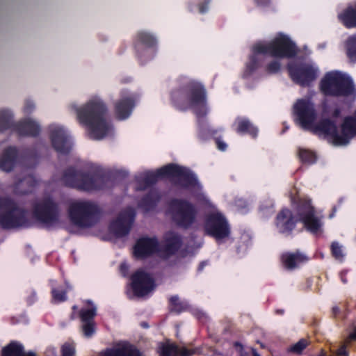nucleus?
Wrapping results in <instances>:
<instances>
[{"label":"nucleus","instance_id":"nucleus-1","mask_svg":"<svg viewBox=\"0 0 356 356\" xmlns=\"http://www.w3.org/2000/svg\"><path fill=\"white\" fill-rule=\"evenodd\" d=\"M294 120L302 129L315 134H324L334 145H347L356 135V120L353 118L345 119L340 131L335 124L329 120L317 121V113L314 104L309 97L298 99L293 105Z\"/></svg>","mask_w":356,"mask_h":356},{"label":"nucleus","instance_id":"nucleus-2","mask_svg":"<svg viewBox=\"0 0 356 356\" xmlns=\"http://www.w3.org/2000/svg\"><path fill=\"white\" fill-rule=\"evenodd\" d=\"M69 108L79 123L87 127L91 138L102 140L111 134L112 127L106 118L107 108L99 97H92L81 106L72 103Z\"/></svg>","mask_w":356,"mask_h":356},{"label":"nucleus","instance_id":"nucleus-3","mask_svg":"<svg viewBox=\"0 0 356 356\" xmlns=\"http://www.w3.org/2000/svg\"><path fill=\"white\" fill-rule=\"evenodd\" d=\"M296 52L295 44L282 33L277 34L270 42H257L252 47V56L246 65L245 75H250L260 66L262 55H270L278 58H289L295 56Z\"/></svg>","mask_w":356,"mask_h":356},{"label":"nucleus","instance_id":"nucleus-4","mask_svg":"<svg viewBox=\"0 0 356 356\" xmlns=\"http://www.w3.org/2000/svg\"><path fill=\"white\" fill-rule=\"evenodd\" d=\"M165 177L175 179L177 184L183 187H191L196 190H200L202 188L195 176L189 170L174 164H170L160 168L155 172H148L138 176L136 177L138 184L137 189L143 190L155 183L159 178Z\"/></svg>","mask_w":356,"mask_h":356},{"label":"nucleus","instance_id":"nucleus-5","mask_svg":"<svg viewBox=\"0 0 356 356\" xmlns=\"http://www.w3.org/2000/svg\"><path fill=\"white\" fill-rule=\"evenodd\" d=\"M67 211L71 222L81 228L95 225L101 213V209L95 202L84 200L70 202Z\"/></svg>","mask_w":356,"mask_h":356},{"label":"nucleus","instance_id":"nucleus-6","mask_svg":"<svg viewBox=\"0 0 356 356\" xmlns=\"http://www.w3.org/2000/svg\"><path fill=\"white\" fill-rule=\"evenodd\" d=\"M322 92L327 95L355 97L353 81L346 74L338 71L327 72L321 81Z\"/></svg>","mask_w":356,"mask_h":356},{"label":"nucleus","instance_id":"nucleus-7","mask_svg":"<svg viewBox=\"0 0 356 356\" xmlns=\"http://www.w3.org/2000/svg\"><path fill=\"white\" fill-rule=\"evenodd\" d=\"M167 215L176 225L185 229L192 227L197 218L195 207L181 199H173L169 202Z\"/></svg>","mask_w":356,"mask_h":356},{"label":"nucleus","instance_id":"nucleus-8","mask_svg":"<svg viewBox=\"0 0 356 356\" xmlns=\"http://www.w3.org/2000/svg\"><path fill=\"white\" fill-rule=\"evenodd\" d=\"M64 183L69 186L84 191H93L105 188V178L97 175H88L68 169L63 176Z\"/></svg>","mask_w":356,"mask_h":356},{"label":"nucleus","instance_id":"nucleus-9","mask_svg":"<svg viewBox=\"0 0 356 356\" xmlns=\"http://www.w3.org/2000/svg\"><path fill=\"white\" fill-rule=\"evenodd\" d=\"M26 212L13 201L0 198V224L6 228L27 227Z\"/></svg>","mask_w":356,"mask_h":356},{"label":"nucleus","instance_id":"nucleus-10","mask_svg":"<svg viewBox=\"0 0 356 356\" xmlns=\"http://www.w3.org/2000/svg\"><path fill=\"white\" fill-rule=\"evenodd\" d=\"M32 211L35 218L45 225H51L58 222L60 209L50 196L37 199L33 203Z\"/></svg>","mask_w":356,"mask_h":356},{"label":"nucleus","instance_id":"nucleus-11","mask_svg":"<svg viewBox=\"0 0 356 356\" xmlns=\"http://www.w3.org/2000/svg\"><path fill=\"white\" fill-rule=\"evenodd\" d=\"M291 79L302 86H309L318 76V69L310 63H290L288 66Z\"/></svg>","mask_w":356,"mask_h":356},{"label":"nucleus","instance_id":"nucleus-12","mask_svg":"<svg viewBox=\"0 0 356 356\" xmlns=\"http://www.w3.org/2000/svg\"><path fill=\"white\" fill-rule=\"evenodd\" d=\"M205 231L217 241L228 238L230 233L227 220L219 212H213L208 216L205 223Z\"/></svg>","mask_w":356,"mask_h":356},{"label":"nucleus","instance_id":"nucleus-13","mask_svg":"<svg viewBox=\"0 0 356 356\" xmlns=\"http://www.w3.org/2000/svg\"><path fill=\"white\" fill-rule=\"evenodd\" d=\"M135 218V211L129 207L119 213L109 226V229L117 237H122L129 234Z\"/></svg>","mask_w":356,"mask_h":356},{"label":"nucleus","instance_id":"nucleus-14","mask_svg":"<svg viewBox=\"0 0 356 356\" xmlns=\"http://www.w3.org/2000/svg\"><path fill=\"white\" fill-rule=\"evenodd\" d=\"M299 220L302 221L306 228L312 234L318 235L323 232V222L321 220L314 215V208L309 200L302 202L298 209Z\"/></svg>","mask_w":356,"mask_h":356},{"label":"nucleus","instance_id":"nucleus-15","mask_svg":"<svg viewBox=\"0 0 356 356\" xmlns=\"http://www.w3.org/2000/svg\"><path fill=\"white\" fill-rule=\"evenodd\" d=\"M53 147L60 154H67L71 148L67 131L61 125L52 124L49 127Z\"/></svg>","mask_w":356,"mask_h":356},{"label":"nucleus","instance_id":"nucleus-16","mask_svg":"<svg viewBox=\"0 0 356 356\" xmlns=\"http://www.w3.org/2000/svg\"><path fill=\"white\" fill-rule=\"evenodd\" d=\"M187 103L197 115H204L206 110V93L201 84L191 83L188 88Z\"/></svg>","mask_w":356,"mask_h":356},{"label":"nucleus","instance_id":"nucleus-17","mask_svg":"<svg viewBox=\"0 0 356 356\" xmlns=\"http://www.w3.org/2000/svg\"><path fill=\"white\" fill-rule=\"evenodd\" d=\"M131 286L134 293L139 297L149 294L155 287L152 277L143 270H138L132 275Z\"/></svg>","mask_w":356,"mask_h":356},{"label":"nucleus","instance_id":"nucleus-18","mask_svg":"<svg viewBox=\"0 0 356 356\" xmlns=\"http://www.w3.org/2000/svg\"><path fill=\"white\" fill-rule=\"evenodd\" d=\"M134 96L127 91H123L121 98L115 103V111L118 118L124 120L127 118L131 113L134 106Z\"/></svg>","mask_w":356,"mask_h":356},{"label":"nucleus","instance_id":"nucleus-19","mask_svg":"<svg viewBox=\"0 0 356 356\" xmlns=\"http://www.w3.org/2000/svg\"><path fill=\"white\" fill-rule=\"evenodd\" d=\"M159 249V245L156 238H142L137 241L134 253L135 257L142 258L154 253Z\"/></svg>","mask_w":356,"mask_h":356},{"label":"nucleus","instance_id":"nucleus-20","mask_svg":"<svg viewBox=\"0 0 356 356\" xmlns=\"http://www.w3.org/2000/svg\"><path fill=\"white\" fill-rule=\"evenodd\" d=\"M296 221L291 211L284 209L277 216L276 227L280 232L289 233L294 228Z\"/></svg>","mask_w":356,"mask_h":356},{"label":"nucleus","instance_id":"nucleus-21","mask_svg":"<svg viewBox=\"0 0 356 356\" xmlns=\"http://www.w3.org/2000/svg\"><path fill=\"white\" fill-rule=\"evenodd\" d=\"M99 356H141V354L134 346L121 342L102 353Z\"/></svg>","mask_w":356,"mask_h":356},{"label":"nucleus","instance_id":"nucleus-22","mask_svg":"<svg viewBox=\"0 0 356 356\" xmlns=\"http://www.w3.org/2000/svg\"><path fill=\"white\" fill-rule=\"evenodd\" d=\"M17 151L14 147H9L3 152L0 159V168L6 172L11 171L17 162Z\"/></svg>","mask_w":356,"mask_h":356},{"label":"nucleus","instance_id":"nucleus-23","mask_svg":"<svg viewBox=\"0 0 356 356\" xmlns=\"http://www.w3.org/2000/svg\"><path fill=\"white\" fill-rule=\"evenodd\" d=\"M281 261L285 268L293 270L298 268L301 264L307 261V257L300 252L295 253L286 252L282 255Z\"/></svg>","mask_w":356,"mask_h":356},{"label":"nucleus","instance_id":"nucleus-24","mask_svg":"<svg viewBox=\"0 0 356 356\" xmlns=\"http://www.w3.org/2000/svg\"><path fill=\"white\" fill-rule=\"evenodd\" d=\"M194 350H189L185 347H178L175 343H166L160 348L161 356H191Z\"/></svg>","mask_w":356,"mask_h":356},{"label":"nucleus","instance_id":"nucleus-25","mask_svg":"<svg viewBox=\"0 0 356 356\" xmlns=\"http://www.w3.org/2000/svg\"><path fill=\"white\" fill-rule=\"evenodd\" d=\"M16 131L22 136H36L40 131V126L35 120L26 119L16 124Z\"/></svg>","mask_w":356,"mask_h":356},{"label":"nucleus","instance_id":"nucleus-26","mask_svg":"<svg viewBox=\"0 0 356 356\" xmlns=\"http://www.w3.org/2000/svg\"><path fill=\"white\" fill-rule=\"evenodd\" d=\"M181 244V239L177 234L173 232L167 233L165 236L163 244L165 255L174 254L179 248Z\"/></svg>","mask_w":356,"mask_h":356},{"label":"nucleus","instance_id":"nucleus-27","mask_svg":"<svg viewBox=\"0 0 356 356\" xmlns=\"http://www.w3.org/2000/svg\"><path fill=\"white\" fill-rule=\"evenodd\" d=\"M16 124L13 120V113L10 110L0 109V133L10 129L16 131Z\"/></svg>","mask_w":356,"mask_h":356},{"label":"nucleus","instance_id":"nucleus-28","mask_svg":"<svg viewBox=\"0 0 356 356\" xmlns=\"http://www.w3.org/2000/svg\"><path fill=\"white\" fill-rule=\"evenodd\" d=\"M37 183L38 181L34 177L29 175L18 181L15 186L16 192L19 194L30 193Z\"/></svg>","mask_w":356,"mask_h":356},{"label":"nucleus","instance_id":"nucleus-29","mask_svg":"<svg viewBox=\"0 0 356 356\" xmlns=\"http://www.w3.org/2000/svg\"><path fill=\"white\" fill-rule=\"evenodd\" d=\"M1 356H35L33 354H26L22 344L13 341L4 347Z\"/></svg>","mask_w":356,"mask_h":356},{"label":"nucleus","instance_id":"nucleus-30","mask_svg":"<svg viewBox=\"0 0 356 356\" xmlns=\"http://www.w3.org/2000/svg\"><path fill=\"white\" fill-rule=\"evenodd\" d=\"M235 123L237 124L236 131L238 133H248L252 137L257 136L258 130L248 120L238 118Z\"/></svg>","mask_w":356,"mask_h":356},{"label":"nucleus","instance_id":"nucleus-31","mask_svg":"<svg viewBox=\"0 0 356 356\" xmlns=\"http://www.w3.org/2000/svg\"><path fill=\"white\" fill-rule=\"evenodd\" d=\"M339 17L346 27L356 26V11L353 8H347Z\"/></svg>","mask_w":356,"mask_h":356},{"label":"nucleus","instance_id":"nucleus-32","mask_svg":"<svg viewBox=\"0 0 356 356\" xmlns=\"http://www.w3.org/2000/svg\"><path fill=\"white\" fill-rule=\"evenodd\" d=\"M88 303V307L83 308L80 312V317L82 322L94 321L93 318L96 315L97 307L90 301Z\"/></svg>","mask_w":356,"mask_h":356},{"label":"nucleus","instance_id":"nucleus-33","mask_svg":"<svg viewBox=\"0 0 356 356\" xmlns=\"http://www.w3.org/2000/svg\"><path fill=\"white\" fill-rule=\"evenodd\" d=\"M160 196L157 191H152L149 195L143 200L140 206L144 208L146 211L151 209L156 203L159 201Z\"/></svg>","mask_w":356,"mask_h":356},{"label":"nucleus","instance_id":"nucleus-34","mask_svg":"<svg viewBox=\"0 0 356 356\" xmlns=\"http://www.w3.org/2000/svg\"><path fill=\"white\" fill-rule=\"evenodd\" d=\"M347 55L349 58L356 60V36H352L348 38L346 42Z\"/></svg>","mask_w":356,"mask_h":356},{"label":"nucleus","instance_id":"nucleus-35","mask_svg":"<svg viewBox=\"0 0 356 356\" xmlns=\"http://www.w3.org/2000/svg\"><path fill=\"white\" fill-rule=\"evenodd\" d=\"M138 39L141 44L147 47H153L156 44V39L149 33L145 31L139 32L138 34Z\"/></svg>","mask_w":356,"mask_h":356},{"label":"nucleus","instance_id":"nucleus-36","mask_svg":"<svg viewBox=\"0 0 356 356\" xmlns=\"http://www.w3.org/2000/svg\"><path fill=\"white\" fill-rule=\"evenodd\" d=\"M300 159L306 163L311 164L316 161V156L314 152L305 149H299Z\"/></svg>","mask_w":356,"mask_h":356},{"label":"nucleus","instance_id":"nucleus-37","mask_svg":"<svg viewBox=\"0 0 356 356\" xmlns=\"http://www.w3.org/2000/svg\"><path fill=\"white\" fill-rule=\"evenodd\" d=\"M82 330L86 337H90L95 332L94 321L82 322Z\"/></svg>","mask_w":356,"mask_h":356},{"label":"nucleus","instance_id":"nucleus-38","mask_svg":"<svg viewBox=\"0 0 356 356\" xmlns=\"http://www.w3.org/2000/svg\"><path fill=\"white\" fill-rule=\"evenodd\" d=\"M332 252L336 259L342 261L344 257V254L342 250V246L338 243L334 242L331 245Z\"/></svg>","mask_w":356,"mask_h":356},{"label":"nucleus","instance_id":"nucleus-39","mask_svg":"<svg viewBox=\"0 0 356 356\" xmlns=\"http://www.w3.org/2000/svg\"><path fill=\"white\" fill-rule=\"evenodd\" d=\"M307 346V341L305 339H301L290 348V351L295 353H300Z\"/></svg>","mask_w":356,"mask_h":356},{"label":"nucleus","instance_id":"nucleus-40","mask_svg":"<svg viewBox=\"0 0 356 356\" xmlns=\"http://www.w3.org/2000/svg\"><path fill=\"white\" fill-rule=\"evenodd\" d=\"M52 296L53 300L57 302L65 301L67 298L65 292H63V291H59L58 289L55 288L52 289Z\"/></svg>","mask_w":356,"mask_h":356},{"label":"nucleus","instance_id":"nucleus-41","mask_svg":"<svg viewBox=\"0 0 356 356\" xmlns=\"http://www.w3.org/2000/svg\"><path fill=\"white\" fill-rule=\"evenodd\" d=\"M75 354L74 346L72 343H65L62 346V356H74Z\"/></svg>","mask_w":356,"mask_h":356},{"label":"nucleus","instance_id":"nucleus-42","mask_svg":"<svg viewBox=\"0 0 356 356\" xmlns=\"http://www.w3.org/2000/svg\"><path fill=\"white\" fill-rule=\"evenodd\" d=\"M281 67V64L278 60H274L269 63L266 66V71L268 73H276L277 72Z\"/></svg>","mask_w":356,"mask_h":356},{"label":"nucleus","instance_id":"nucleus-43","mask_svg":"<svg viewBox=\"0 0 356 356\" xmlns=\"http://www.w3.org/2000/svg\"><path fill=\"white\" fill-rule=\"evenodd\" d=\"M170 302L173 310L179 312L183 309L182 303L179 300L178 296H175L171 297Z\"/></svg>","mask_w":356,"mask_h":356},{"label":"nucleus","instance_id":"nucleus-44","mask_svg":"<svg viewBox=\"0 0 356 356\" xmlns=\"http://www.w3.org/2000/svg\"><path fill=\"white\" fill-rule=\"evenodd\" d=\"M35 104L31 100H26L24 104V111L26 113H31L35 109Z\"/></svg>","mask_w":356,"mask_h":356},{"label":"nucleus","instance_id":"nucleus-45","mask_svg":"<svg viewBox=\"0 0 356 356\" xmlns=\"http://www.w3.org/2000/svg\"><path fill=\"white\" fill-rule=\"evenodd\" d=\"M216 144L218 145V147L220 150L221 151H225L227 148V145L225 143L220 140H216Z\"/></svg>","mask_w":356,"mask_h":356},{"label":"nucleus","instance_id":"nucleus-46","mask_svg":"<svg viewBox=\"0 0 356 356\" xmlns=\"http://www.w3.org/2000/svg\"><path fill=\"white\" fill-rule=\"evenodd\" d=\"M337 355L339 356H348V353L346 350L345 346H341L338 350H337Z\"/></svg>","mask_w":356,"mask_h":356},{"label":"nucleus","instance_id":"nucleus-47","mask_svg":"<svg viewBox=\"0 0 356 356\" xmlns=\"http://www.w3.org/2000/svg\"><path fill=\"white\" fill-rule=\"evenodd\" d=\"M234 346H235L236 350L241 355V356H243L244 353L243 351V346L241 343L236 342V343H235Z\"/></svg>","mask_w":356,"mask_h":356},{"label":"nucleus","instance_id":"nucleus-48","mask_svg":"<svg viewBox=\"0 0 356 356\" xmlns=\"http://www.w3.org/2000/svg\"><path fill=\"white\" fill-rule=\"evenodd\" d=\"M259 6L267 5L270 0H255Z\"/></svg>","mask_w":356,"mask_h":356},{"label":"nucleus","instance_id":"nucleus-49","mask_svg":"<svg viewBox=\"0 0 356 356\" xmlns=\"http://www.w3.org/2000/svg\"><path fill=\"white\" fill-rule=\"evenodd\" d=\"M350 338L351 339L356 340V327H355L353 332L350 334Z\"/></svg>","mask_w":356,"mask_h":356},{"label":"nucleus","instance_id":"nucleus-50","mask_svg":"<svg viewBox=\"0 0 356 356\" xmlns=\"http://www.w3.org/2000/svg\"><path fill=\"white\" fill-rule=\"evenodd\" d=\"M199 10L201 13H204L207 10V7L204 6H201Z\"/></svg>","mask_w":356,"mask_h":356},{"label":"nucleus","instance_id":"nucleus-51","mask_svg":"<svg viewBox=\"0 0 356 356\" xmlns=\"http://www.w3.org/2000/svg\"><path fill=\"white\" fill-rule=\"evenodd\" d=\"M253 356H261L254 348H251Z\"/></svg>","mask_w":356,"mask_h":356},{"label":"nucleus","instance_id":"nucleus-52","mask_svg":"<svg viewBox=\"0 0 356 356\" xmlns=\"http://www.w3.org/2000/svg\"><path fill=\"white\" fill-rule=\"evenodd\" d=\"M273 207V203L271 201L268 202V205L266 206V208H271Z\"/></svg>","mask_w":356,"mask_h":356},{"label":"nucleus","instance_id":"nucleus-53","mask_svg":"<svg viewBox=\"0 0 356 356\" xmlns=\"http://www.w3.org/2000/svg\"><path fill=\"white\" fill-rule=\"evenodd\" d=\"M339 114V111L337 109V110L334 111V115H334V117H337Z\"/></svg>","mask_w":356,"mask_h":356},{"label":"nucleus","instance_id":"nucleus-54","mask_svg":"<svg viewBox=\"0 0 356 356\" xmlns=\"http://www.w3.org/2000/svg\"><path fill=\"white\" fill-rule=\"evenodd\" d=\"M338 311H339V308H338L337 307H333V312H338Z\"/></svg>","mask_w":356,"mask_h":356},{"label":"nucleus","instance_id":"nucleus-55","mask_svg":"<svg viewBox=\"0 0 356 356\" xmlns=\"http://www.w3.org/2000/svg\"><path fill=\"white\" fill-rule=\"evenodd\" d=\"M264 206H263V205H261V207H260V210H261V211H262V210H264Z\"/></svg>","mask_w":356,"mask_h":356},{"label":"nucleus","instance_id":"nucleus-56","mask_svg":"<svg viewBox=\"0 0 356 356\" xmlns=\"http://www.w3.org/2000/svg\"><path fill=\"white\" fill-rule=\"evenodd\" d=\"M124 267H126V265H125V264H122V265H121V268H124Z\"/></svg>","mask_w":356,"mask_h":356},{"label":"nucleus","instance_id":"nucleus-57","mask_svg":"<svg viewBox=\"0 0 356 356\" xmlns=\"http://www.w3.org/2000/svg\"><path fill=\"white\" fill-rule=\"evenodd\" d=\"M204 264H200V268H202L203 267Z\"/></svg>","mask_w":356,"mask_h":356},{"label":"nucleus","instance_id":"nucleus-58","mask_svg":"<svg viewBox=\"0 0 356 356\" xmlns=\"http://www.w3.org/2000/svg\"><path fill=\"white\" fill-rule=\"evenodd\" d=\"M333 215H334V213L330 214V218H332V217H333Z\"/></svg>","mask_w":356,"mask_h":356},{"label":"nucleus","instance_id":"nucleus-59","mask_svg":"<svg viewBox=\"0 0 356 356\" xmlns=\"http://www.w3.org/2000/svg\"><path fill=\"white\" fill-rule=\"evenodd\" d=\"M76 308H77L76 306L73 307V309H76Z\"/></svg>","mask_w":356,"mask_h":356}]
</instances>
